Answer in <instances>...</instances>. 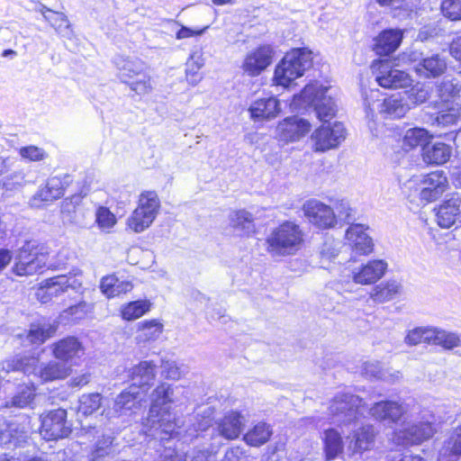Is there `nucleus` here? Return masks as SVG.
<instances>
[{"label": "nucleus", "mask_w": 461, "mask_h": 461, "mask_svg": "<svg viewBox=\"0 0 461 461\" xmlns=\"http://www.w3.org/2000/svg\"><path fill=\"white\" fill-rule=\"evenodd\" d=\"M19 154L23 159L33 162L42 161L48 157L47 152L43 149L33 145L21 148Z\"/></svg>", "instance_id": "obj_58"}, {"label": "nucleus", "mask_w": 461, "mask_h": 461, "mask_svg": "<svg viewBox=\"0 0 461 461\" xmlns=\"http://www.w3.org/2000/svg\"><path fill=\"white\" fill-rule=\"evenodd\" d=\"M40 433L46 440H58L68 437L71 432L67 420V411L61 408L41 415Z\"/></svg>", "instance_id": "obj_12"}, {"label": "nucleus", "mask_w": 461, "mask_h": 461, "mask_svg": "<svg viewBox=\"0 0 461 461\" xmlns=\"http://www.w3.org/2000/svg\"><path fill=\"white\" fill-rule=\"evenodd\" d=\"M131 384L145 394L156 377V365L152 361H141L130 370Z\"/></svg>", "instance_id": "obj_26"}, {"label": "nucleus", "mask_w": 461, "mask_h": 461, "mask_svg": "<svg viewBox=\"0 0 461 461\" xmlns=\"http://www.w3.org/2000/svg\"><path fill=\"white\" fill-rule=\"evenodd\" d=\"M39 360L36 357H22L6 362L7 372L20 370L24 374L38 376L42 382L61 380L68 376L71 368L61 361H50L38 366Z\"/></svg>", "instance_id": "obj_6"}, {"label": "nucleus", "mask_w": 461, "mask_h": 461, "mask_svg": "<svg viewBox=\"0 0 461 461\" xmlns=\"http://www.w3.org/2000/svg\"><path fill=\"white\" fill-rule=\"evenodd\" d=\"M402 38V30H384L374 39L373 50L379 56L390 55L399 48Z\"/></svg>", "instance_id": "obj_27"}, {"label": "nucleus", "mask_w": 461, "mask_h": 461, "mask_svg": "<svg viewBox=\"0 0 461 461\" xmlns=\"http://www.w3.org/2000/svg\"><path fill=\"white\" fill-rule=\"evenodd\" d=\"M120 78L129 84L146 69V65L140 59L118 57L114 61Z\"/></svg>", "instance_id": "obj_37"}, {"label": "nucleus", "mask_w": 461, "mask_h": 461, "mask_svg": "<svg viewBox=\"0 0 461 461\" xmlns=\"http://www.w3.org/2000/svg\"><path fill=\"white\" fill-rule=\"evenodd\" d=\"M274 56L275 50L271 45H260L247 52L240 68L249 77H258L273 63Z\"/></svg>", "instance_id": "obj_14"}, {"label": "nucleus", "mask_w": 461, "mask_h": 461, "mask_svg": "<svg viewBox=\"0 0 461 461\" xmlns=\"http://www.w3.org/2000/svg\"><path fill=\"white\" fill-rule=\"evenodd\" d=\"M209 29V25L204 26L201 29H191L189 27L182 25L181 28L176 33L177 40L187 39L195 36L203 35Z\"/></svg>", "instance_id": "obj_63"}, {"label": "nucleus", "mask_w": 461, "mask_h": 461, "mask_svg": "<svg viewBox=\"0 0 461 461\" xmlns=\"http://www.w3.org/2000/svg\"><path fill=\"white\" fill-rule=\"evenodd\" d=\"M378 90H371L369 95L365 101V109L366 116L374 120L375 113H379L384 118H401L411 108L410 104L404 101L400 94L392 95L384 99H380Z\"/></svg>", "instance_id": "obj_7"}, {"label": "nucleus", "mask_w": 461, "mask_h": 461, "mask_svg": "<svg viewBox=\"0 0 461 461\" xmlns=\"http://www.w3.org/2000/svg\"><path fill=\"white\" fill-rule=\"evenodd\" d=\"M431 326L417 327L407 331L404 342L409 346H416L420 343H430Z\"/></svg>", "instance_id": "obj_52"}, {"label": "nucleus", "mask_w": 461, "mask_h": 461, "mask_svg": "<svg viewBox=\"0 0 461 461\" xmlns=\"http://www.w3.org/2000/svg\"><path fill=\"white\" fill-rule=\"evenodd\" d=\"M95 223L101 230L109 232L117 223V219L107 207L99 206L95 211Z\"/></svg>", "instance_id": "obj_53"}, {"label": "nucleus", "mask_w": 461, "mask_h": 461, "mask_svg": "<svg viewBox=\"0 0 461 461\" xmlns=\"http://www.w3.org/2000/svg\"><path fill=\"white\" fill-rule=\"evenodd\" d=\"M406 95L411 104H420L429 98V91L424 85H416Z\"/></svg>", "instance_id": "obj_60"}, {"label": "nucleus", "mask_w": 461, "mask_h": 461, "mask_svg": "<svg viewBox=\"0 0 461 461\" xmlns=\"http://www.w3.org/2000/svg\"><path fill=\"white\" fill-rule=\"evenodd\" d=\"M35 398V388L31 385L19 387L16 393L7 402V407L25 408L31 406Z\"/></svg>", "instance_id": "obj_48"}, {"label": "nucleus", "mask_w": 461, "mask_h": 461, "mask_svg": "<svg viewBox=\"0 0 461 461\" xmlns=\"http://www.w3.org/2000/svg\"><path fill=\"white\" fill-rule=\"evenodd\" d=\"M372 74L377 84L384 88H403L411 86V76L393 67L388 59H376L371 64Z\"/></svg>", "instance_id": "obj_11"}, {"label": "nucleus", "mask_w": 461, "mask_h": 461, "mask_svg": "<svg viewBox=\"0 0 461 461\" xmlns=\"http://www.w3.org/2000/svg\"><path fill=\"white\" fill-rule=\"evenodd\" d=\"M39 12L59 37L68 40H72L75 37L73 26L64 13L54 12L44 5L39 9Z\"/></svg>", "instance_id": "obj_28"}, {"label": "nucleus", "mask_w": 461, "mask_h": 461, "mask_svg": "<svg viewBox=\"0 0 461 461\" xmlns=\"http://www.w3.org/2000/svg\"><path fill=\"white\" fill-rule=\"evenodd\" d=\"M93 311V304L80 302L64 310L59 314V321L63 323L76 322L85 319Z\"/></svg>", "instance_id": "obj_44"}, {"label": "nucleus", "mask_w": 461, "mask_h": 461, "mask_svg": "<svg viewBox=\"0 0 461 461\" xmlns=\"http://www.w3.org/2000/svg\"><path fill=\"white\" fill-rule=\"evenodd\" d=\"M160 367L161 375L170 380H179L188 372L185 365L177 364L175 360L171 359H162Z\"/></svg>", "instance_id": "obj_50"}, {"label": "nucleus", "mask_w": 461, "mask_h": 461, "mask_svg": "<svg viewBox=\"0 0 461 461\" xmlns=\"http://www.w3.org/2000/svg\"><path fill=\"white\" fill-rule=\"evenodd\" d=\"M151 303L148 300H138L123 305L121 315L125 321H134L149 312Z\"/></svg>", "instance_id": "obj_46"}, {"label": "nucleus", "mask_w": 461, "mask_h": 461, "mask_svg": "<svg viewBox=\"0 0 461 461\" xmlns=\"http://www.w3.org/2000/svg\"><path fill=\"white\" fill-rule=\"evenodd\" d=\"M46 266V257L36 241H26L16 252L12 271L19 276H32Z\"/></svg>", "instance_id": "obj_10"}, {"label": "nucleus", "mask_w": 461, "mask_h": 461, "mask_svg": "<svg viewBox=\"0 0 461 461\" xmlns=\"http://www.w3.org/2000/svg\"><path fill=\"white\" fill-rule=\"evenodd\" d=\"M102 400L103 397L98 393L83 394L78 401V414H82L84 416L92 415L95 411L100 409Z\"/></svg>", "instance_id": "obj_49"}, {"label": "nucleus", "mask_w": 461, "mask_h": 461, "mask_svg": "<svg viewBox=\"0 0 461 461\" xmlns=\"http://www.w3.org/2000/svg\"><path fill=\"white\" fill-rule=\"evenodd\" d=\"M221 461H249V457L243 448L236 447L228 449Z\"/></svg>", "instance_id": "obj_64"}, {"label": "nucleus", "mask_w": 461, "mask_h": 461, "mask_svg": "<svg viewBox=\"0 0 461 461\" xmlns=\"http://www.w3.org/2000/svg\"><path fill=\"white\" fill-rule=\"evenodd\" d=\"M144 396L145 394L140 393L136 386H129L117 395L112 411H108L106 416L119 417L131 415L140 409Z\"/></svg>", "instance_id": "obj_18"}, {"label": "nucleus", "mask_w": 461, "mask_h": 461, "mask_svg": "<svg viewBox=\"0 0 461 461\" xmlns=\"http://www.w3.org/2000/svg\"><path fill=\"white\" fill-rule=\"evenodd\" d=\"M28 437V427L24 423H0V444L2 445L14 444V446H19L25 442Z\"/></svg>", "instance_id": "obj_32"}, {"label": "nucleus", "mask_w": 461, "mask_h": 461, "mask_svg": "<svg viewBox=\"0 0 461 461\" xmlns=\"http://www.w3.org/2000/svg\"><path fill=\"white\" fill-rule=\"evenodd\" d=\"M52 356L68 366H78L86 354L82 341L76 336H67L50 345Z\"/></svg>", "instance_id": "obj_13"}, {"label": "nucleus", "mask_w": 461, "mask_h": 461, "mask_svg": "<svg viewBox=\"0 0 461 461\" xmlns=\"http://www.w3.org/2000/svg\"><path fill=\"white\" fill-rule=\"evenodd\" d=\"M363 410L362 399L349 393H339L329 406L331 422L339 426L357 420Z\"/></svg>", "instance_id": "obj_9"}, {"label": "nucleus", "mask_w": 461, "mask_h": 461, "mask_svg": "<svg viewBox=\"0 0 461 461\" xmlns=\"http://www.w3.org/2000/svg\"><path fill=\"white\" fill-rule=\"evenodd\" d=\"M461 456V433L455 427L439 450L438 461H456Z\"/></svg>", "instance_id": "obj_39"}, {"label": "nucleus", "mask_w": 461, "mask_h": 461, "mask_svg": "<svg viewBox=\"0 0 461 461\" xmlns=\"http://www.w3.org/2000/svg\"><path fill=\"white\" fill-rule=\"evenodd\" d=\"M163 324L158 320L144 321L138 324L137 339L140 342L157 340L163 332Z\"/></svg>", "instance_id": "obj_42"}, {"label": "nucleus", "mask_w": 461, "mask_h": 461, "mask_svg": "<svg viewBox=\"0 0 461 461\" xmlns=\"http://www.w3.org/2000/svg\"><path fill=\"white\" fill-rule=\"evenodd\" d=\"M346 138V130L340 122L330 125H321L311 135L312 147L315 151L324 152L337 148Z\"/></svg>", "instance_id": "obj_15"}, {"label": "nucleus", "mask_w": 461, "mask_h": 461, "mask_svg": "<svg viewBox=\"0 0 461 461\" xmlns=\"http://www.w3.org/2000/svg\"><path fill=\"white\" fill-rule=\"evenodd\" d=\"M429 139L428 131L423 128H411L406 131L403 136V148L411 149L423 145Z\"/></svg>", "instance_id": "obj_51"}, {"label": "nucleus", "mask_w": 461, "mask_h": 461, "mask_svg": "<svg viewBox=\"0 0 461 461\" xmlns=\"http://www.w3.org/2000/svg\"><path fill=\"white\" fill-rule=\"evenodd\" d=\"M461 91V86L453 79H445L438 86V95L443 101L457 95Z\"/></svg>", "instance_id": "obj_57"}, {"label": "nucleus", "mask_w": 461, "mask_h": 461, "mask_svg": "<svg viewBox=\"0 0 461 461\" xmlns=\"http://www.w3.org/2000/svg\"><path fill=\"white\" fill-rule=\"evenodd\" d=\"M420 199L433 202L438 199L449 186L447 176L443 170H436L422 176L420 180Z\"/></svg>", "instance_id": "obj_19"}, {"label": "nucleus", "mask_w": 461, "mask_h": 461, "mask_svg": "<svg viewBox=\"0 0 461 461\" xmlns=\"http://www.w3.org/2000/svg\"><path fill=\"white\" fill-rule=\"evenodd\" d=\"M51 296L58 297L61 294L72 289L76 292L82 287V273L77 271L68 275L57 276L44 280Z\"/></svg>", "instance_id": "obj_25"}, {"label": "nucleus", "mask_w": 461, "mask_h": 461, "mask_svg": "<svg viewBox=\"0 0 461 461\" xmlns=\"http://www.w3.org/2000/svg\"><path fill=\"white\" fill-rule=\"evenodd\" d=\"M311 130L310 122L298 116H291L280 122L276 127V136L285 143L294 142L304 137Z\"/></svg>", "instance_id": "obj_20"}, {"label": "nucleus", "mask_w": 461, "mask_h": 461, "mask_svg": "<svg viewBox=\"0 0 461 461\" xmlns=\"http://www.w3.org/2000/svg\"><path fill=\"white\" fill-rule=\"evenodd\" d=\"M248 111L254 122H269L281 113V101L276 96L258 98L251 103Z\"/></svg>", "instance_id": "obj_23"}, {"label": "nucleus", "mask_w": 461, "mask_h": 461, "mask_svg": "<svg viewBox=\"0 0 461 461\" xmlns=\"http://www.w3.org/2000/svg\"><path fill=\"white\" fill-rule=\"evenodd\" d=\"M382 7H392L394 15L399 18L409 17L413 13L416 4L415 0H375Z\"/></svg>", "instance_id": "obj_47"}, {"label": "nucleus", "mask_w": 461, "mask_h": 461, "mask_svg": "<svg viewBox=\"0 0 461 461\" xmlns=\"http://www.w3.org/2000/svg\"><path fill=\"white\" fill-rule=\"evenodd\" d=\"M402 290V284L394 279L382 282L370 292V298L376 303H384L393 300L400 295Z\"/></svg>", "instance_id": "obj_35"}, {"label": "nucleus", "mask_w": 461, "mask_h": 461, "mask_svg": "<svg viewBox=\"0 0 461 461\" xmlns=\"http://www.w3.org/2000/svg\"><path fill=\"white\" fill-rule=\"evenodd\" d=\"M160 201L156 192L144 191L140 194L138 206L126 221L127 227L135 233L147 230L156 219Z\"/></svg>", "instance_id": "obj_8"}, {"label": "nucleus", "mask_w": 461, "mask_h": 461, "mask_svg": "<svg viewBox=\"0 0 461 461\" xmlns=\"http://www.w3.org/2000/svg\"><path fill=\"white\" fill-rule=\"evenodd\" d=\"M461 216V195L456 194L443 202L437 212V222L442 228H450Z\"/></svg>", "instance_id": "obj_29"}, {"label": "nucleus", "mask_w": 461, "mask_h": 461, "mask_svg": "<svg viewBox=\"0 0 461 461\" xmlns=\"http://www.w3.org/2000/svg\"><path fill=\"white\" fill-rule=\"evenodd\" d=\"M133 285L126 280H120L114 275L107 276L102 278L100 289L108 298L119 296L126 294L132 289Z\"/></svg>", "instance_id": "obj_40"}, {"label": "nucleus", "mask_w": 461, "mask_h": 461, "mask_svg": "<svg viewBox=\"0 0 461 461\" xmlns=\"http://www.w3.org/2000/svg\"><path fill=\"white\" fill-rule=\"evenodd\" d=\"M431 333L429 344L440 346L446 349H452L453 348L461 345V337L456 333L432 326Z\"/></svg>", "instance_id": "obj_43"}, {"label": "nucleus", "mask_w": 461, "mask_h": 461, "mask_svg": "<svg viewBox=\"0 0 461 461\" xmlns=\"http://www.w3.org/2000/svg\"><path fill=\"white\" fill-rule=\"evenodd\" d=\"M303 212L308 221L319 229H331L337 224L333 208L319 200L306 201L303 205Z\"/></svg>", "instance_id": "obj_17"}, {"label": "nucleus", "mask_w": 461, "mask_h": 461, "mask_svg": "<svg viewBox=\"0 0 461 461\" xmlns=\"http://www.w3.org/2000/svg\"><path fill=\"white\" fill-rule=\"evenodd\" d=\"M362 374L368 378L380 380L383 374V368L377 361H366L362 365Z\"/></svg>", "instance_id": "obj_62"}, {"label": "nucleus", "mask_w": 461, "mask_h": 461, "mask_svg": "<svg viewBox=\"0 0 461 461\" xmlns=\"http://www.w3.org/2000/svg\"><path fill=\"white\" fill-rule=\"evenodd\" d=\"M230 226L238 236H250L255 233L256 227L253 215L246 210L231 212L229 215Z\"/></svg>", "instance_id": "obj_33"}, {"label": "nucleus", "mask_w": 461, "mask_h": 461, "mask_svg": "<svg viewBox=\"0 0 461 461\" xmlns=\"http://www.w3.org/2000/svg\"><path fill=\"white\" fill-rule=\"evenodd\" d=\"M422 150L423 160L434 165L445 164L449 160L452 154V148L443 142L426 144Z\"/></svg>", "instance_id": "obj_36"}, {"label": "nucleus", "mask_w": 461, "mask_h": 461, "mask_svg": "<svg viewBox=\"0 0 461 461\" xmlns=\"http://www.w3.org/2000/svg\"><path fill=\"white\" fill-rule=\"evenodd\" d=\"M366 230L362 224H352L346 231L349 244L361 255H368L373 251V240L366 233Z\"/></svg>", "instance_id": "obj_30"}, {"label": "nucleus", "mask_w": 461, "mask_h": 461, "mask_svg": "<svg viewBox=\"0 0 461 461\" xmlns=\"http://www.w3.org/2000/svg\"><path fill=\"white\" fill-rule=\"evenodd\" d=\"M441 12L450 21H461V0H443Z\"/></svg>", "instance_id": "obj_56"}, {"label": "nucleus", "mask_w": 461, "mask_h": 461, "mask_svg": "<svg viewBox=\"0 0 461 461\" xmlns=\"http://www.w3.org/2000/svg\"><path fill=\"white\" fill-rule=\"evenodd\" d=\"M334 212L337 217V221H342L344 222H349L354 220L355 212L351 208L349 203L346 200L337 201L334 204Z\"/></svg>", "instance_id": "obj_59"}, {"label": "nucleus", "mask_w": 461, "mask_h": 461, "mask_svg": "<svg viewBox=\"0 0 461 461\" xmlns=\"http://www.w3.org/2000/svg\"><path fill=\"white\" fill-rule=\"evenodd\" d=\"M322 443L323 452L327 460H333L343 453V439L341 434L335 429L324 430Z\"/></svg>", "instance_id": "obj_38"}, {"label": "nucleus", "mask_w": 461, "mask_h": 461, "mask_svg": "<svg viewBox=\"0 0 461 461\" xmlns=\"http://www.w3.org/2000/svg\"><path fill=\"white\" fill-rule=\"evenodd\" d=\"M304 242V233L295 221H285L271 230L265 240L266 251L273 258L296 254Z\"/></svg>", "instance_id": "obj_2"}, {"label": "nucleus", "mask_w": 461, "mask_h": 461, "mask_svg": "<svg viewBox=\"0 0 461 461\" xmlns=\"http://www.w3.org/2000/svg\"><path fill=\"white\" fill-rule=\"evenodd\" d=\"M416 73L424 77H437L447 69V62L439 54H432L422 59L414 67Z\"/></svg>", "instance_id": "obj_34"}, {"label": "nucleus", "mask_w": 461, "mask_h": 461, "mask_svg": "<svg viewBox=\"0 0 461 461\" xmlns=\"http://www.w3.org/2000/svg\"><path fill=\"white\" fill-rule=\"evenodd\" d=\"M387 269L388 263L385 260L374 259L355 267L351 272V276L356 284L373 285L385 275Z\"/></svg>", "instance_id": "obj_21"}, {"label": "nucleus", "mask_w": 461, "mask_h": 461, "mask_svg": "<svg viewBox=\"0 0 461 461\" xmlns=\"http://www.w3.org/2000/svg\"><path fill=\"white\" fill-rule=\"evenodd\" d=\"M184 393V387L165 382L154 389L149 415L143 424L146 434L166 440L179 433L180 426L171 409L172 404L182 400Z\"/></svg>", "instance_id": "obj_1"}, {"label": "nucleus", "mask_w": 461, "mask_h": 461, "mask_svg": "<svg viewBox=\"0 0 461 461\" xmlns=\"http://www.w3.org/2000/svg\"><path fill=\"white\" fill-rule=\"evenodd\" d=\"M112 445V438L102 435V438L98 439L91 454L90 461H95L96 458L104 456L109 453V447Z\"/></svg>", "instance_id": "obj_61"}, {"label": "nucleus", "mask_w": 461, "mask_h": 461, "mask_svg": "<svg viewBox=\"0 0 461 461\" xmlns=\"http://www.w3.org/2000/svg\"><path fill=\"white\" fill-rule=\"evenodd\" d=\"M129 86L133 92L140 95L151 93L153 90V82L151 77L147 72V68L137 77L132 79L129 83Z\"/></svg>", "instance_id": "obj_54"}, {"label": "nucleus", "mask_w": 461, "mask_h": 461, "mask_svg": "<svg viewBox=\"0 0 461 461\" xmlns=\"http://www.w3.org/2000/svg\"><path fill=\"white\" fill-rule=\"evenodd\" d=\"M312 66V50L307 48L293 49L276 66L273 84L287 88L295 79L303 77Z\"/></svg>", "instance_id": "obj_4"}, {"label": "nucleus", "mask_w": 461, "mask_h": 461, "mask_svg": "<svg viewBox=\"0 0 461 461\" xmlns=\"http://www.w3.org/2000/svg\"><path fill=\"white\" fill-rule=\"evenodd\" d=\"M26 184V174L23 170L14 171L0 179V187L6 191L18 190Z\"/></svg>", "instance_id": "obj_55"}, {"label": "nucleus", "mask_w": 461, "mask_h": 461, "mask_svg": "<svg viewBox=\"0 0 461 461\" xmlns=\"http://www.w3.org/2000/svg\"><path fill=\"white\" fill-rule=\"evenodd\" d=\"M71 182L70 176H55L50 177L46 184L41 185L34 195L30 199V205L33 208H41L45 203L52 202L64 194L65 189Z\"/></svg>", "instance_id": "obj_16"}, {"label": "nucleus", "mask_w": 461, "mask_h": 461, "mask_svg": "<svg viewBox=\"0 0 461 461\" xmlns=\"http://www.w3.org/2000/svg\"><path fill=\"white\" fill-rule=\"evenodd\" d=\"M246 420L239 411H230L217 419L213 425V431L227 440H233L241 434Z\"/></svg>", "instance_id": "obj_22"}, {"label": "nucleus", "mask_w": 461, "mask_h": 461, "mask_svg": "<svg viewBox=\"0 0 461 461\" xmlns=\"http://www.w3.org/2000/svg\"><path fill=\"white\" fill-rule=\"evenodd\" d=\"M56 331L57 325L55 324H32L26 338L32 344H42L45 340L52 337Z\"/></svg>", "instance_id": "obj_45"}, {"label": "nucleus", "mask_w": 461, "mask_h": 461, "mask_svg": "<svg viewBox=\"0 0 461 461\" xmlns=\"http://www.w3.org/2000/svg\"><path fill=\"white\" fill-rule=\"evenodd\" d=\"M331 91V86H323L319 82L308 84L300 95H294L291 105L294 109H303L312 105L317 117L321 121L328 122L336 113Z\"/></svg>", "instance_id": "obj_3"}, {"label": "nucleus", "mask_w": 461, "mask_h": 461, "mask_svg": "<svg viewBox=\"0 0 461 461\" xmlns=\"http://www.w3.org/2000/svg\"><path fill=\"white\" fill-rule=\"evenodd\" d=\"M438 431L435 416L426 411L412 422L403 423L393 430L390 440L397 446L420 445L430 439Z\"/></svg>", "instance_id": "obj_5"}, {"label": "nucleus", "mask_w": 461, "mask_h": 461, "mask_svg": "<svg viewBox=\"0 0 461 461\" xmlns=\"http://www.w3.org/2000/svg\"><path fill=\"white\" fill-rule=\"evenodd\" d=\"M272 435L270 426L265 422H258L243 437V440L251 447H260L267 443Z\"/></svg>", "instance_id": "obj_41"}, {"label": "nucleus", "mask_w": 461, "mask_h": 461, "mask_svg": "<svg viewBox=\"0 0 461 461\" xmlns=\"http://www.w3.org/2000/svg\"><path fill=\"white\" fill-rule=\"evenodd\" d=\"M408 404L397 401H381L375 403L370 409V415L377 420L398 422L408 413Z\"/></svg>", "instance_id": "obj_24"}, {"label": "nucleus", "mask_w": 461, "mask_h": 461, "mask_svg": "<svg viewBox=\"0 0 461 461\" xmlns=\"http://www.w3.org/2000/svg\"><path fill=\"white\" fill-rule=\"evenodd\" d=\"M350 438L348 448L354 454H362L369 451L375 444V430L371 425H365L355 429L348 437Z\"/></svg>", "instance_id": "obj_31"}]
</instances>
